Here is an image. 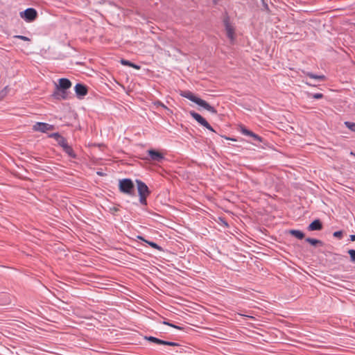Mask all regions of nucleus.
<instances>
[{"mask_svg":"<svg viewBox=\"0 0 355 355\" xmlns=\"http://www.w3.org/2000/svg\"><path fill=\"white\" fill-rule=\"evenodd\" d=\"M110 211L111 213L114 214L115 212L119 211V209L116 207H112L110 208Z\"/></svg>","mask_w":355,"mask_h":355,"instance_id":"473e14b6","label":"nucleus"},{"mask_svg":"<svg viewBox=\"0 0 355 355\" xmlns=\"http://www.w3.org/2000/svg\"><path fill=\"white\" fill-rule=\"evenodd\" d=\"M119 189L121 193L130 196H135V184L130 178H123L119 181Z\"/></svg>","mask_w":355,"mask_h":355,"instance_id":"7ed1b4c3","label":"nucleus"},{"mask_svg":"<svg viewBox=\"0 0 355 355\" xmlns=\"http://www.w3.org/2000/svg\"><path fill=\"white\" fill-rule=\"evenodd\" d=\"M163 324H166V325H168V326H170V327H173V328L177 329H182V327H181L180 326H178V325H175L174 324H172V323H171L168 321H164Z\"/></svg>","mask_w":355,"mask_h":355,"instance_id":"5701e85b","label":"nucleus"},{"mask_svg":"<svg viewBox=\"0 0 355 355\" xmlns=\"http://www.w3.org/2000/svg\"><path fill=\"white\" fill-rule=\"evenodd\" d=\"M333 236L336 238L341 239L343 236V232L342 231L334 232L333 234Z\"/></svg>","mask_w":355,"mask_h":355,"instance_id":"cd10ccee","label":"nucleus"},{"mask_svg":"<svg viewBox=\"0 0 355 355\" xmlns=\"http://www.w3.org/2000/svg\"><path fill=\"white\" fill-rule=\"evenodd\" d=\"M311 95L315 99H321L324 96L322 93H315V94H311Z\"/></svg>","mask_w":355,"mask_h":355,"instance_id":"bb28decb","label":"nucleus"},{"mask_svg":"<svg viewBox=\"0 0 355 355\" xmlns=\"http://www.w3.org/2000/svg\"><path fill=\"white\" fill-rule=\"evenodd\" d=\"M225 139H227V140H233V141H236V139H231L230 137H225Z\"/></svg>","mask_w":355,"mask_h":355,"instance_id":"a19ab883","label":"nucleus"},{"mask_svg":"<svg viewBox=\"0 0 355 355\" xmlns=\"http://www.w3.org/2000/svg\"><path fill=\"white\" fill-rule=\"evenodd\" d=\"M348 254L350 256L351 261L355 262V250L351 249L348 250Z\"/></svg>","mask_w":355,"mask_h":355,"instance_id":"b1692460","label":"nucleus"},{"mask_svg":"<svg viewBox=\"0 0 355 355\" xmlns=\"http://www.w3.org/2000/svg\"><path fill=\"white\" fill-rule=\"evenodd\" d=\"M120 62L121 64H123L124 66H128V67H131V64H132V62H130L128 60H125V59H121L120 60Z\"/></svg>","mask_w":355,"mask_h":355,"instance_id":"a878e982","label":"nucleus"},{"mask_svg":"<svg viewBox=\"0 0 355 355\" xmlns=\"http://www.w3.org/2000/svg\"><path fill=\"white\" fill-rule=\"evenodd\" d=\"M240 132L241 133H242L243 135H245V136H248V137H252V135H253V132L248 130V128H246L244 125H241L240 127Z\"/></svg>","mask_w":355,"mask_h":355,"instance_id":"a211bd4d","label":"nucleus"},{"mask_svg":"<svg viewBox=\"0 0 355 355\" xmlns=\"http://www.w3.org/2000/svg\"><path fill=\"white\" fill-rule=\"evenodd\" d=\"M72 85L71 82L66 78H62L58 80V83H55V89L52 96L56 100H66L69 97L68 89Z\"/></svg>","mask_w":355,"mask_h":355,"instance_id":"f257e3e1","label":"nucleus"},{"mask_svg":"<svg viewBox=\"0 0 355 355\" xmlns=\"http://www.w3.org/2000/svg\"><path fill=\"white\" fill-rule=\"evenodd\" d=\"M148 154L152 161L161 162L164 159V155L156 150L150 149L148 150Z\"/></svg>","mask_w":355,"mask_h":355,"instance_id":"1a4fd4ad","label":"nucleus"},{"mask_svg":"<svg viewBox=\"0 0 355 355\" xmlns=\"http://www.w3.org/2000/svg\"><path fill=\"white\" fill-rule=\"evenodd\" d=\"M218 2V0H213L214 4L216 5Z\"/></svg>","mask_w":355,"mask_h":355,"instance_id":"ea45409f","label":"nucleus"},{"mask_svg":"<svg viewBox=\"0 0 355 355\" xmlns=\"http://www.w3.org/2000/svg\"><path fill=\"white\" fill-rule=\"evenodd\" d=\"M49 137L53 138L57 141L58 145L62 148L66 144H67V139L62 137L59 132L51 133L49 135Z\"/></svg>","mask_w":355,"mask_h":355,"instance_id":"9d476101","label":"nucleus"},{"mask_svg":"<svg viewBox=\"0 0 355 355\" xmlns=\"http://www.w3.org/2000/svg\"><path fill=\"white\" fill-rule=\"evenodd\" d=\"M349 240L351 241H355V234H352L349 236Z\"/></svg>","mask_w":355,"mask_h":355,"instance_id":"c9c22d12","label":"nucleus"},{"mask_svg":"<svg viewBox=\"0 0 355 355\" xmlns=\"http://www.w3.org/2000/svg\"><path fill=\"white\" fill-rule=\"evenodd\" d=\"M139 195H150V191L146 183L140 180H136Z\"/></svg>","mask_w":355,"mask_h":355,"instance_id":"6e6552de","label":"nucleus"},{"mask_svg":"<svg viewBox=\"0 0 355 355\" xmlns=\"http://www.w3.org/2000/svg\"><path fill=\"white\" fill-rule=\"evenodd\" d=\"M323 225L320 219H315L307 227L309 231H320L322 230Z\"/></svg>","mask_w":355,"mask_h":355,"instance_id":"9b49d317","label":"nucleus"},{"mask_svg":"<svg viewBox=\"0 0 355 355\" xmlns=\"http://www.w3.org/2000/svg\"><path fill=\"white\" fill-rule=\"evenodd\" d=\"M6 88H7V87H5V89L0 92V98H3L4 97V96L6 94V93L5 92V89H6Z\"/></svg>","mask_w":355,"mask_h":355,"instance_id":"72a5a7b5","label":"nucleus"},{"mask_svg":"<svg viewBox=\"0 0 355 355\" xmlns=\"http://www.w3.org/2000/svg\"><path fill=\"white\" fill-rule=\"evenodd\" d=\"M288 233L291 236H293L300 240H302V239H304V237H305L304 233L302 231L299 230H290L288 231Z\"/></svg>","mask_w":355,"mask_h":355,"instance_id":"4468645a","label":"nucleus"},{"mask_svg":"<svg viewBox=\"0 0 355 355\" xmlns=\"http://www.w3.org/2000/svg\"><path fill=\"white\" fill-rule=\"evenodd\" d=\"M145 242L146 243H148L153 248H155L159 251H163V248L161 246H159V245H157L156 243H155L153 241H145Z\"/></svg>","mask_w":355,"mask_h":355,"instance_id":"aec40b11","label":"nucleus"},{"mask_svg":"<svg viewBox=\"0 0 355 355\" xmlns=\"http://www.w3.org/2000/svg\"><path fill=\"white\" fill-rule=\"evenodd\" d=\"M202 126L206 128L210 131L215 132V130L213 129V128L210 125V124L207 121Z\"/></svg>","mask_w":355,"mask_h":355,"instance_id":"7c9ffc66","label":"nucleus"},{"mask_svg":"<svg viewBox=\"0 0 355 355\" xmlns=\"http://www.w3.org/2000/svg\"><path fill=\"white\" fill-rule=\"evenodd\" d=\"M180 95L191 101L195 103L198 105L203 107L206 110L209 111L211 114H216L217 111L211 105H210L207 101L205 100L196 96L194 95L190 91H183L181 92Z\"/></svg>","mask_w":355,"mask_h":355,"instance_id":"f03ea898","label":"nucleus"},{"mask_svg":"<svg viewBox=\"0 0 355 355\" xmlns=\"http://www.w3.org/2000/svg\"><path fill=\"white\" fill-rule=\"evenodd\" d=\"M20 17L27 22L33 21L37 17V12L35 8H28L20 12Z\"/></svg>","mask_w":355,"mask_h":355,"instance_id":"39448f33","label":"nucleus"},{"mask_svg":"<svg viewBox=\"0 0 355 355\" xmlns=\"http://www.w3.org/2000/svg\"><path fill=\"white\" fill-rule=\"evenodd\" d=\"M251 137L253 139L254 141L262 143L264 145L266 144V140L263 137L255 134L254 132L253 133Z\"/></svg>","mask_w":355,"mask_h":355,"instance_id":"6ab92c4d","label":"nucleus"},{"mask_svg":"<svg viewBox=\"0 0 355 355\" xmlns=\"http://www.w3.org/2000/svg\"><path fill=\"white\" fill-rule=\"evenodd\" d=\"M262 1V3H263V6L264 8V9L267 11V12H269L270 10H269V7H268V3L264 1V0H261Z\"/></svg>","mask_w":355,"mask_h":355,"instance_id":"2f4dec72","label":"nucleus"},{"mask_svg":"<svg viewBox=\"0 0 355 355\" xmlns=\"http://www.w3.org/2000/svg\"><path fill=\"white\" fill-rule=\"evenodd\" d=\"M97 174H98V175H100V176H103V175H104V173H102V172H100V171H98V172H97Z\"/></svg>","mask_w":355,"mask_h":355,"instance_id":"58836bf2","label":"nucleus"},{"mask_svg":"<svg viewBox=\"0 0 355 355\" xmlns=\"http://www.w3.org/2000/svg\"><path fill=\"white\" fill-rule=\"evenodd\" d=\"M14 37L20 39L24 41H30L31 39L28 37L24 36V35H15Z\"/></svg>","mask_w":355,"mask_h":355,"instance_id":"c85d7f7f","label":"nucleus"},{"mask_svg":"<svg viewBox=\"0 0 355 355\" xmlns=\"http://www.w3.org/2000/svg\"><path fill=\"white\" fill-rule=\"evenodd\" d=\"M189 114L201 125H203L207 122L205 119H204L200 114L196 112L195 111H190Z\"/></svg>","mask_w":355,"mask_h":355,"instance_id":"ddd939ff","label":"nucleus"},{"mask_svg":"<svg viewBox=\"0 0 355 355\" xmlns=\"http://www.w3.org/2000/svg\"><path fill=\"white\" fill-rule=\"evenodd\" d=\"M223 25L225 26V29L226 31V35L228 39L230 40L231 43H233L235 40L234 27L231 24L230 21V17L227 14H226L223 19Z\"/></svg>","mask_w":355,"mask_h":355,"instance_id":"20e7f679","label":"nucleus"},{"mask_svg":"<svg viewBox=\"0 0 355 355\" xmlns=\"http://www.w3.org/2000/svg\"><path fill=\"white\" fill-rule=\"evenodd\" d=\"M63 151L68 155L71 158L76 159L77 157L76 154L73 151L71 146L69 145V144H66L62 148Z\"/></svg>","mask_w":355,"mask_h":355,"instance_id":"f8f14e48","label":"nucleus"},{"mask_svg":"<svg viewBox=\"0 0 355 355\" xmlns=\"http://www.w3.org/2000/svg\"><path fill=\"white\" fill-rule=\"evenodd\" d=\"M305 241L310 243L313 246H317V245H323V242L320 240L316 239H312V238H306Z\"/></svg>","mask_w":355,"mask_h":355,"instance_id":"dca6fc26","label":"nucleus"},{"mask_svg":"<svg viewBox=\"0 0 355 355\" xmlns=\"http://www.w3.org/2000/svg\"><path fill=\"white\" fill-rule=\"evenodd\" d=\"M144 339L157 345H164V340L159 339L154 336H145Z\"/></svg>","mask_w":355,"mask_h":355,"instance_id":"f3484780","label":"nucleus"},{"mask_svg":"<svg viewBox=\"0 0 355 355\" xmlns=\"http://www.w3.org/2000/svg\"><path fill=\"white\" fill-rule=\"evenodd\" d=\"M137 239L145 242L146 241L142 236H138Z\"/></svg>","mask_w":355,"mask_h":355,"instance_id":"4c0bfd02","label":"nucleus"},{"mask_svg":"<svg viewBox=\"0 0 355 355\" xmlns=\"http://www.w3.org/2000/svg\"><path fill=\"white\" fill-rule=\"evenodd\" d=\"M54 129V125L44 123V122H37L33 126V130L35 131H38L41 132H46L49 130H52Z\"/></svg>","mask_w":355,"mask_h":355,"instance_id":"423d86ee","label":"nucleus"},{"mask_svg":"<svg viewBox=\"0 0 355 355\" xmlns=\"http://www.w3.org/2000/svg\"><path fill=\"white\" fill-rule=\"evenodd\" d=\"M139 202L141 205H147V197L148 196V195H139Z\"/></svg>","mask_w":355,"mask_h":355,"instance_id":"4be33fe9","label":"nucleus"},{"mask_svg":"<svg viewBox=\"0 0 355 355\" xmlns=\"http://www.w3.org/2000/svg\"><path fill=\"white\" fill-rule=\"evenodd\" d=\"M130 67H132V68L136 69H140V67L139 65H137V64H135L133 62H132Z\"/></svg>","mask_w":355,"mask_h":355,"instance_id":"f704fd0d","label":"nucleus"},{"mask_svg":"<svg viewBox=\"0 0 355 355\" xmlns=\"http://www.w3.org/2000/svg\"><path fill=\"white\" fill-rule=\"evenodd\" d=\"M164 345H168L171 347L179 346V344L175 342L164 340Z\"/></svg>","mask_w":355,"mask_h":355,"instance_id":"393cba45","label":"nucleus"},{"mask_svg":"<svg viewBox=\"0 0 355 355\" xmlns=\"http://www.w3.org/2000/svg\"><path fill=\"white\" fill-rule=\"evenodd\" d=\"M306 85H309V86H316L315 84H313V83H309V82H305Z\"/></svg>","mask_w":355,"mask_h":355,"instance_id":"e433bc0d","label":"nucleus"},{"mask_svg":"<svg viewBox=\"0 0 355 355\" xmlns=\"http://www.w3.org/2000/svg\"><path fill=\"white\" fill-rule=\"evenodd\" d=\"M155 105L157 107H158V106H161V107H163V108H164V109L168 110V108L166 105H164L163 103H162V102H161V101H156V102L155 103Z\"/></svg>","mask_w":355,"mask_h":355,"instance_id":"c756f323","label":"nucleus"},{"mask_svg":"<svg viewBox=\"0 0 355 355\" xmlns=\"http://www.w3.org/2000/svg\"><path fill=\"white\" fill-rule=\"evenodd\" d=\"M74 90L78 98H82L88 93L87 87L82 83H77L74 87Z\"/></svg>","mask_w":355,"mask_h":355,"instance_id":"0eeeda50","label":"nucleus"},{"mask_svg":"<svg viewBox=\"0 0 355 355\" xmlns=\"http://www.w3.org/2000/svg\"><path fill=\"white\" fill-rule=\"evenodd\" d=\"M345 125L350 130L355 132V123L350 122V121H345Z\"/></svg>","mask_w":355,"mask_h":355,"instance_id":"412c9836","label":"nucleus"},{"mask_svg":"<svg viewBox=\"0 0 355 355\" xmlns=\"http://www.w3.org/2000/svg\"><path fill=\"white\" fill-rule=\"evenodd\" d=\"M303 73L306 76L309 77L310 78L315 79L318 81H324L326 80V77L324 75H316V74H314L313 73L309 72V71H306V72L303 71Z\"/></svg>","mask_w":355,"mask_h":355,"instance_id":"2eb2a0df","label":"nucleus"}]
</instances>
